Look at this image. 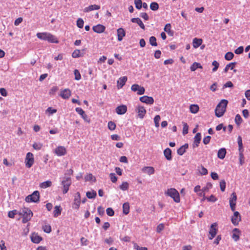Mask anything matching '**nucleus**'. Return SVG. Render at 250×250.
Segmentation results:
<instances>
[{
	"mask_svg": "<svg viewBox=\"0 0 250 250\" xmlns=\"http://www.w3.org/2000/svg\"><path fill=\"white\" fill-rule=\"evenodd\" d=\"M129 184L126 182H124L122 183V185L120 186V188L124 191L128 189Z\"/></svg>",
	"mask_w": 250,
	"mask_h": 250,
	"instance_id": "79ce46f5",
	"label": "nucleus"
},
{
	"mask_svg": "<svg viewBox=\"0 0 250 250\" xmlns=\"http://www.w3.org/2000/svg\"><path fill=\"white\" fill-rule=\"evenodd\" d=\"M123 213L125 214H127L129 212V205L128 203H125L123 206Z\"/></svg>",
	"mask_w": 250,
	"mask_h": 250,
	"instance_id": "e433bc0d",
	"label": "nucleus"
},
{
	"mask_svg": "<svg viewBox=\"0 0 250 250\" xmlns=\"http://www.w3.org/2000/svg\"><path fill=\"white\" fill-rule=\"evenodd\" d=\"M131 21L133 23H137L142 29L145 30V26L144 23H143L142 21H141V20L140 18H132L131 19Z\"/></svg>",
	"mask_w": 250,
	"mask_h": 250,
	"instance_id": "393cba45",
	"label": "nucleus"
},
{
	"mask_svg": "<svg viewBox=\"0 0 250 250\" xmlns=\"http://www.w3.org/2000/svg\"><path fill=\"white\" fill-rule=\"evenodd\" d=\"M19 214L22 216V222L23 223L28 222L33 216L32 211L30 209L26 208H22Z\"/></svg>",
	"mask_w": 250,
	"mask_h": 250,
	"instance_id": "7ed1b4c3",
	"label": "nucleus"
},
{
	"mask_svg": "<svg viewBox=\"0 0 250 250\" xmlns=\"http://www.w3.org/2000/svg\"><path fill=\"white\" fill-rule=\"evenodd\" d=\"M244 51V48L242 46H239L234 51V52L236 54H242Z\"/></svg>",
	"mask_w": 250,
	"mask_h": 250,
	"instance_id": "338daca9",
	"label": "nucleus"
},
{
	"mask_svg": "<svg viewBox=\"0 0 250 250\" xmlns=\"http://www.w3.org/2000/svg\"><path fill=\"white\" fill-rule=\"evenodd\" d=\"M37 37L42 40L47 41L51 43H58L59 41L57 38L54 35L47 32L38 33Z\"/></svg>",
	"mask_w": 250,
	"mask_h": 250,
	"instance_id": "f03ea898",
	"label": "nucleus"
},
{
	"mask_svg": "<svg viewBox=\"0 0 250 250\" xmlns=\"http://www.w3.org/2000/svg\"><path fill=\"white\" fill-rule=\"evenodd\" d=\"M135 7L138 9H141L142 7V1L141 0H134Z\"/></svg>",
	"mask_w": 250,
	"mask_h": 250,
	"instance_id": "8fccbe9b",
	"label": "nucleus"
},
{
	"mask_svg": "<svg viewBox=\"0 0 250 250\" xmlns=\"http://www.w3.org/2000/svg\"><path fill=\"white\" fill-rule=\"evenodd\" d=\"M220 189L222 191H224L226 188V182L225 180H222L220 182Z\"/></svg>",
	"mask_w": 250,
	"mask_h": 250,
	"instance_id": "0e129e2a",
	"label": "nucleus"
},
{
	"mask_svg": "<svg viewBox=\"0 0 250 250\" xmlns=\"http://www.w3.org/2000/svg\"><path fill=\"white\" fill-rule=\"evenodd\" d=\"M237 200V196L235 192H233L231 195V197L229 198V204H235Z\"/></svg>",
	"mask_w": 250,
	"mask_h": 250,
	"instance_id": "ea45409f",
	"label": "nucleus"
},
{
	"mask_svg": "<svg viewBox=\"0 0 250 250\" xmlns=\"http://www.w3.org/2000/svg\"><path fill=\"white\" fill-rule=\"evenodd\" d=\"M240 233V231L238 229L235 228L233 229L232 238L235 241H237L239 239Z\"/></svg>",
	"mask_w": 250,
	"mask_h": 250,
	"instance_id": "bb28decb",
	"label": "nucleus"
},
{
	"mask_svg": "<svg viewBox=\"0 0 250 250\" xmlns=\"http://www.w3.org/2000/svg\"><path fill=\"white\" fill-rule=\"evenodd\" d=\"M136 111L138 113V117L141 119H143L146 113V110L144 107L139 106L136 109Z\"/></svg>",
	"mask_w": 250,
	"mask_h": 250,
	"instance_id": "6ab92c4d",
	"label": "nucleus"
},
{
	"mask_svg": "<svg viewBox=\"0 0 250 250\" xmlns=\"http://www.w3.org/2000/svg\"><path fill=\"white\" fill-rule=\"evenodd\" d=\"M71 184V180L70 177L64 178V179L62 181V185L63 187L62 192L63 194H66L68 192Z\"/></svg>",
	"mask_w": 250,
	"mask_h": 250,
	"instance_id": "423d86ee",
	"label": "nucleus"
},
{
	"mask_svg": "<svg viewBox=\"0 0 250 250\" xmlns=\"http://www.w3.org/2000/svg\"><path fill=\"white\" fill-rule=\"evenodd\" d=\"M81 203V195L79 192H77L74 195V203L72 208L75 209H78Z\"/></svg>",
	"mask_w": 250,
	"mask_h": 250,
	"instance_id": "6e6552de",
	"label": "nucleus"
},
{
	"mask_svg": "<svg viewBox=\"0 0 250 250\" xmlns=\"http://www.w3.org/2000/svg\"><path fill=\"white\" fill-rule=\"evenodd\" d=\"M84 49L82 50V51L76 49L74 51V52L72 54V57L74 58H79L80 57H82L84 55Z\"/></svg>",
	"mask_w": 250,
	"mask_h": 250,
	"instance_id": "5701e85b",
	"label": "nucleus"
},
{
	"mask_svg": "<svg viewBox=\"0 0 250 250\" xmlns=\"http://www.w3.org/2000/svg\"><path fill=\"white\" fill-rule=\"evenodd\" d=\"M75 110L76 111L82 116L85 121L89 122V120L88 119L87 115L85 113L83 109L80 107H77Z\"/></svg>",
	"mask_w": 250,
	"mask_h": 250,
	"instance_id": "dca6fc26",
	"label": "nucleus"
},
{
	"mask_svg": "<svg viewBox=\"0 0 250 250\" xmlns=\"http://www.w3.org/2000/svg\"><path fill=\"white\" fill-rule=\"evenodd\" d=\"M92 29L93 31L96 33H102L104 31L105 27L102 24H99L97 25L94 26Z\"/></svg>",
	"mask_w": 250,
	"mask_h": 250,
	"instance_id": "2eb2a0df",
	"label": "nucleus"
},
{
	"mask_svg": "<svg viewBox=\"0 0 250 250\" xmlns=\"http://www.w3.org/2000/svg\"><path fill=\"white\" fill-rule=\"evenodd\" d=\"M109 177H110L111 181L113 183H115L117 181V177H116L115 173H111L109 174Z\"/></svg>",
	"mask_w": 250,
	"mask_h": 250,
	"instance_id": "052dcab7",
	"label": "nucleus"
},
{
	"mask_svg": "<svg viewBox=\"0 0 250 250\" xmlns=\"http://www.w3.org/2000/svg\"><path fill=\"white\" fill-rule=\"evenodd\" d=\"M62 211V208L60 206H56L54 208V210L53 212L54 216L56 217L61 214Z\"/></svg>",
	"mask_w": 250,
	"mask_h": 250,
	"instance_id": "f704fd0d",
	"label": "nucleus"
},
{
	"mask_svg": "<svg viewBox=\"0 0 250 250\" xmlns=\"http://www.w3.org/2000/svg\"><path fill=\"white\" fill-rule=\"evenodd\" d=\"M203 67L200 63L194 62L190 66V69L191 71H195L197 68H202Z\"/></svg>",
	"mask_w": 250,
	"mask_h": 250,
	"instance_id": "72a5a7b5",
	"label": "nucleus"
},
{
	"mask_svg": "<svg viewBox=\"0 0 250 250\" xmlns=\"http://www.w3.org/2000/svg\"><path fill=\"white\" fill-rule=\"evenodd\" d=\"M164 228H165V226L163 224H162V223L160 224L157 227L156 231L158 233H160L161 232V231L164 229Z\"/></svg>",
	"mask_w": 250,
	"mask_h": 250,
	"instance_id": "69168bd1",
	"label": "nucleus"
},
{
	"mask_svg": "<svg viewBox=\"0 0 250 250\" xmlns=\"http://www.w3.org/2000/svg\"><path fill=\"white\" fill-rule=\"evenodd\" d=\"M161 120V117L159 115H156L154 119V121L155 123V125L156 127H158L159 126V122Z\"/></svg>",
	"mask_w": 250,
	"mask_h": 250,
	"instance_id": "13d9d810",
	"label": "nucleus"
},
{
	"mask_svg": "<svg viewBox=\"0 0 250 250\" xmlns=\"http://www.w3.org/2000/svg\"><path fill=\"white\" fill-rule=\"evenodd\" d=\"M197 170L202 175H206L208 173L207 169L202 165L198 167Z\"/></svg>",
	"mask_w": 250,
	"mask_h": 250,
	"instance_id": "473e14b6",
	"label": "nucleus"
},
{
	"mask_svg": "<svg viewBox=\"0 0 250 250\" xmlns=\"http://www.w3.org/2000/svg\"><path fill=\"white\" fill-rule=\"evenodd\" d=\"M164 31L166 32L168 35L172 36L173 35V31L171 30V25L170 23H167L165 27Z\"/></svg>",
	"mask_w": 250,
	"mask_h": 250,
	"instance_id": "2f4dec72",
	"label": "nucleus"
},
{
	"mask_svg": "<svg viewBox=\"0 0 250 250\" xmlns=\"http://www.w3.org/2000/svg\"><path fill=\"white\" fill-rule=\"evenodd\" d=\"M201 140V134L197 133L194 137L193 143L192 144L193 148L197 147L199 146Z\"/></svg>",
	"mask_w": 250,
	"mask_h": 250,
	"instance_id": "ddd939ff",
	"label": "nucleus"
},
{
	"mask_svg": "<svg viewBox=\"0 0 250 250\" xmlns=\"http://www.w3.org/2000/svg\"><path fill=\"white\" fill-rule=\"evenodd\" d=\"M54 152L59 156L64 155L66 152V149L64 146H59L54 150Z\"/></svg>",
	"mask_w": 250,
	"mask_h": 250,
	"instance_id": "4468645a",
	"label": "nucleus"
},
{
	"mask_svg": "<svg viewBox=\"0 0 250 250\" xmlns=\"http://www.w3.org/2000/svg\"><path fill=\"white\" fill-rule=\"evenodd\" d=\"M228 103V101L225 99L222 100L220 102L215 109L216 116L221 117L224 115L226 111Z\"/></svg>",
	"mask_w": 250,
	"mask_h": 250,
	"instance_id": "f257e3e1",
	"label": "nucleus"
},
{
	"mask_svg": "<svg viewBox=\"0 0 250 250\" xmlns=\"http://www.w3.org/2000/svg\"><path fill=\"white\" fill-rule=\"evenodd\" d=\"M107 214L109 216H113L114 214V211L111 208H108L106 210Z\"/></svg>",
	"mask_w": 250,
	"mask_h": 250,
	"instance_id": "e2e57ef3",
	"label": "nucleus"
},
{
	"mask_svg": "<svg viewBox=\"0 0 250 250\" xmlns=\"http://www.w3.org/2000/svg\"><path fill=\"white\" fill-rule=\"evenodd\" d=\"M217 226V224L216 223H214L210 226L209 231V239L212 240L215 236L217 231V229H216Z\"/></svg>",
	"mask_w": 250,
	"mask_h": 250,
	"instance_id": "1a4fd4ad",
	"label": "nucleus"
},
{
	"mask_svg": "<svg viewBox=\"0 0 250 250\" xmlns=\"http://www.w3.org/2000/svg\"><path fill=\"white\" fill-rule=\"evenodd\" d=\"M71 94V91L69 89H65L61 92L60 96L64 99H67L70 97Z\"/></svg>",
	"mask_w": 250,
	"mask_h": 250,
	"instance_id": "a211bd4d",
	"label": "nucleus"
},
{
	"mask_svg": "<svg viewBox=\"0 0 250 250\" xmlns=\"http://www.w3.org/2000/svg\"><path fill=\"white\" fill-rule=\"evenodd\" d=\"M236 62H230L229 64H228L225 69H224V71L225 73H227L229 69H230L231 70H232L233 69L234 66L235 65Z\"/></svg>",
	"mask_w": 250,
	"mask_h": 250,
	"instance_id": "4c0bfd02",
	"label": "nucleus"
},
{
	"mask_svg": "<svg viewBox=\"0 0 250 250\" xmlns=\"http://www.w3.org/2000/svg\"><path fill=\"white\" fill-rule=\"evenodd\" d=\"M237 140H238V146H239V150L240 151L243 147V143H242V140L241 137L240 136H239L238 137Z\"/></svg>",
	"mask_w": 250,
	"mask_h": 250,
	"instance_id": "680f3d73",
	"label": "nucleus"
},
{
	"mask_svg": "<svg viewBox=\"0 0 250 250\" xmlns=\"http://www.w3.org/2000/svg\"><path fill=\"white\" fill-rule=\"evenodd\" d=\"M226 154V149L225 148H222L219 149L217 153V156L220 159H223Z\"/></svg>",
	"mask_w": 250,
	"mask_h": 250,
	"instance_id": "c756f323",
	"label": "nucleus"
},
{
	"mask_svg": "<svg viewBox=\"0 0 250 250\" xmlns=\"http://www.w3.org/2000/svg\"><path fill=\"white\" fill-rule=\"evenodd\" d=\"M100 8V6L98 5L93 4L89 6L88 7H85L83 11L84 12H89L94 10H98Z\"/></svg>",
	"mask_w": 250,
	"mask_h": 250,
	"instance_id": "a878e982",
	"label": "nucleus"
},
{
	"mask_svg": "<svg viewBox=\"0 0 250 250\" xmlns=\"http://www.w3.org/2000/svg\"><path fill=\"white\" fill-rule=\"evenodd\" d=\"M85 181H95V177H93L92 174H88L85 176Z\"/></svg>",
	"mask_w": 250,
	"mask_h": 250,
	"instance_id": "bf43d9fd",
	"label": "nucleus"
},
{
	"mask_svg": "<svg viewBox=\"0 0 250 250\" xmlns=\"http://www.w3.org/2000/svg\"><path fill=\"white\" fill-rule=\"evenodd\" d=\"M150 8L152 10L156 11L159 8V5L157 2H153L150 3Z\"/></svg>",
	"mask_w": 250,
	"mask_h": 250,
	"instance_id": "de8ad7c7",
	"label": "nucleus"
},
{
	"mask_svg": "<svg viewBox=\"0 0 250 250\" xmlns=\"http://www.w3.org/2000/svg\"><path fill=\"white\" fill-rule=\"evenodd\" d=\"M18 213V211L16 210H13L9 211L8 213V216L11 218H14L15 215Z\"/></svg>",
	"mask_w": 250,
	"mask_h": 250,
	"instance_id": "603ef678",
	"label": "nucleus"
},
{
	"mask_svg": "<svg viewBox=\"0 0 250 250\" xmlns=\"http://www.w3.org/2000/svg\"><path fill=\"white\" fill-rule=\"evenodd\" d=\"M27 203L34 202L38 203L40 201V193L36 190L33 192L32 194L27 196L25 199Z\"/></svg>",
	"mask_w": 250,
	"mask_h": 250,
	"instance_id": "39448f33",
	"label": "nucleus"
},
{
	"mask_svg": "<svg viewBox=\"0 0 250 250\" xmlns=\"http://www.w3.org/2000/svg\"><path fill=\"white\" fill-rule=\"evenodd\" d=\"M212 65L213 66H214V67L212 69V71L213 72H215L217 71V69L219 67V63L216 61H214L212 62Z\"/></svg>",
	"mask_w": 250,
	"mask_h": 250,
	"instance_id": "4d7b16f0",
	"label": "nucleus"
},
{
	"mask_svg": "<svg viewBox=\"0 0 250 250\" xmlns=\"http://www.w3.org/2000/svg\"><path fill=\"white\" fill-rule=\"evenodd\" d=\"M234 54L231 52H227L225 55V59L227 61H230L233 59Z\"/></svg>",
	"mask_w": 250,
	"mask_h": 250,
	"instance_id": "a18cd8bd",
	"label": "nucleus"
},
{
	"mask_svg": "<svg viewBox=\"0 0 250 250\" xmlns=\"http://www.w3.org/2000/svg\"><path fill=\"white\" fill-rule=\"evenodd\" d=\"M243 120L239 114H237L235 118V122L237 125H239L242 122Z\"/></svg>",
	"mask_w": 250,
	"mask_h": 250,
	"instance_id": "c03bdc74",
	"label": "nucleus"
},
{
	"mask_svg": "<svg viewBox=\"0 0 250 250\" xmlns=\"http://www.w3.org/2000/svg\"><path fill=\"white\" fill-rule=\"evenodd\" d=\"M34 159L33 154L31 152H28L26 154L25 159V166L28 168H30L33 165Z\"/></svg>",
	"mask_w": 250,
	"mask_h": 250,
	"instance_id": "0eeeda50",
	"label": "nucleus"
},
{
	"mask_svg": "<svg viewBox=\"0 0 250 250\" xmlns=\"http://www.w3.org/2000/svg\"><path fill=\"white\" fill-rule=\"evenodd\" d=\"M42 147V145L41 143H35L33 145V147L37 150H40Z\"/></svg>",
	"mask_w": 250,
	"mask_h": 250,
	"instance_id": "6e6d98bb",
	"label": "nucleus"
},
{
	"mask_svg": "<svg viewBox=\"0 0 250 250\" xmlns=\"http://www.w3.org/2000/svg\"><path fill=\"white\" fill-rule=\"evenodd\" d=\"M134 248L136 250H147L146 247H140L137 244H134Z\"/></svg>",
	"mask_w": 250,
	"mask_h": 250,
	"instance_id": "774afa93",
	"label": "nucleus"
},
{
	"mask_svg": "<svg viewBox=\"0 0 250 250\" xmlns=\"http://www.w3.org/2000/svg\"><path fill=\"white\" fill-rule=\"evenodd\" d=\"M165 194L171 197L176 203H179L180 201L179 192L175 188L168 189L165 192Z\"/></svg>",
	"mask_w": 250,
	"mask_h": 250,
	"instance_id": "20e7f679",
	"label": "nucleus"
},
{
	"mask_svg": "<svg viewBox=\"0 0 250 250\" xmlns=\"http://www.w3.org/2000/svg\"><path fill=\"white\" fill-rule=\"evenodd\" d=\"M182 124L183 125V134L185 135L188 133V125L185 122H183Z\"/></svg>",
	"mask_w": 250,
	"mask_h": 250,
	"instance_id": "49530a36",
	"label": "nucleus"
},
{
	"mask_svg": "<svg viewBox=\"0 0 250 250\" xmlns=\"http://www.w3.org/2000/svg\"><path fill=\"white\" fill-rule=\"evenodd\" d=\"M86 196L89 199H94L96 196L97 193L95 191H88L86 192Z\"/></svg>",
	"mask_w": 250,
	"mask_h": 250,
	"instance_id": "37998d69",
	"label": "nucleus"
},
{
	"mask_svg": "<svg viewBox=\"0 0 250 250\" xmlns=\"http://www.w3.org/2000/svg\"><path fill=\"white\" fill-rule=\"evenodd\" d=\"M241 215L238 211H234L233 215L232 216L231 221L234 226H237L239 222L241 221Z\"/></svg>",
	"mask_w": 250,
	"mask_h": 250,
	"instance_id": "9b49d317",
	"label": "nucleus"
},
{
	"mask_svg": "<svg viewBox=\"0 0 250 250\" xmlns=\"http://www.w3.org/2000/svg\"><path fill=\"white\" fill-rule=\"evenodd\" d=\"M42 229L45 232L47 233H49L51 231V226L49 225L43 226L42 227Z\"/></svg>",
	"mask_w": 250,
	"mask_h": 250,
	"instance_id": "3c124183",
	"label": "nucleus"
},
{
	"mask_svg": "<svg viewBox=\"0 0 250 250\" xmlns=\"http://www.w3.org/2000/svg\"><path fill=\"white\" fill-rule=\"evenodd\" d=\"M164 154L167 160L170 161L172 159L171 150L170 148H167L165 149Z\"/></svg>",
	"mask_w": 250,
	"mask_h": 250,
	"instance_id": "c85d7f7f",
	"label": "nucleus"
},
{
	"mask_svg": "<svg viewBox=\"0 0 250 250\" xmlns=\"http://www.w3.org/2000/svg\"><path fill=\"white\" fill-rule=\"evenodd\" d=\"M190 111L192 113H196L199 110V106L196 104H192L190 106Z\"/></svg>",
	"mask_w": 250,
	"mask_h": 250,
	"instance_id": "58836bf2",
	"label": "nucleus"
},
{
	"mask_svg": "<svg viewBox=\"0 0 250 250\" xmlns=\"http://www.w3.org/2000/svg\"><path fill=\"white\" fill-rule=\"evenodd\" d=\"M52 185V182L50 181H46L43 182L40 184V187L42 188H47L51 187Z\"/></svg>",
	"mask_w": 250,
	"mask_h": 250,
	"instance_id": "c9c22d12",
	"label": "nucleus"
},
{
	"mask_svg": "<svg viewBox=\"0 0 250 250\" xmlns=\"http://www.w3.org/2000/svg\"><path fill=\"white\" fill-rule=\"evenodd\" d=\"M83 23H84V22L82 19L79 18L78 19V20L77 21V25L79 28H83Z\"/></svg>",
	"mask_w": 250,
	"mask_h": 250,
	"instance_id": "5fc2aeb1",
	"label": "nucleus"
},
{
	"mask_svg": "<svg viewBox=\"0 0 250 250\" xmlns=\"http://www.w3.org/2000/svg\"><path fill=\"white\" fill-rule=\"evenodd\" d=\"M127 80V77L124 76L119 78V80L117 81V86L118 88H121L125 84L126 81Z\"/></svg>",
	"mask_w": 250,
	"mask_h": 250,
	"instance_id": "4be33fe9",
	"label": "nucleus"
},
{
	"mask_svg": "<svg viewBox=\"0 0 250 250\" xmlns=\"http://www.w3.org/2000/svg\"><path fill=\"white\" fill-rule=\"evenodd\" d=\"M116 124L112 121H109L108 123V128L110 130H114L116 128Z\"/></svg>",
	"mask_w": 250,
	"mask_h": 250,
	"instance_id": "09e8293b",
	"label": "nucleus"
},
{
	"mask_svg": "<svg viewBox=\"0 0 250 250\" xmlns=\"http://www.w3.org/2000/svg\"><path fill=\"white\" fill-rule=\"evenodd\" d=\"M74 74L75 75V79L76 80H80L81 79V75L78 70L75 69L74 71Z\"/></svg>",
	"mask_w": 250,
	"mask_h": 250,
	"instance_id": "864d4df0",
	"label": "nucleus"
},
{
	"mask_svg": "<svg viewBox=\"0 0 250 250\" xmlns=\"http://www.w3.org/2000/svg\"><path fill=\"white\" fill-rule=\"evenodd\" d=\"M131 90L134 92H137L138 95H143L144 94L145 89L144 87L141 86L137 84L132 85L131 87Z\"/></svg>",
	"mask_w": 250,
	"mask_h": 250,
	"instance_id": "9d476101",
	"label": "nucleus"
},
{
	"mask_svg": "<svg viewBox=\"0 0 250 250\" xmlns=\"http://www.w3.org/2000/svg\"><path fill=\"white\" fill-rule=\"evenodd\" d=\"M188 147V145L185 144L177 149V154L180 156L183 155Z\"/></svg>",
	"mask_w": 250,
	"mask_h": 250,
	"instance_id": "b1692460",
	"label": "nucleus"
},
{
	"mask_svg": "<svg viewBox=\"0 0 250 250\" xmlns=\"http://www.w3.org/2000/svg\"><path fill=\"white\" fill-rule=\"evenodd\" d=\"M202 42L203 40L202 39H198L195 38L193 40V46L194 48H197L202 44Z\"/></svg>",
	"mask_w": 250,
	"mask_h": 250,
	"instance_id": "cd10ccee",
	"label": "nucleus"
},
{
	"mask_svg": "<svg viewBox=\"0 0 250 250\" xmlns=\"http://www.w3.org/2000/svg\"><path fill=\"white\" fill-rule=\"evenodd\" d=\"M31 238V241L36 244L39 243L42 240V238L36 234H33Z\"/></svg>",
	"mask_w": 250,
	"mask_h": 250,
	"instance_id": "7c9ffc66",
	"label": "nucleus"
},
{
	"mask_svg": "<svg viewBox=\"0 0 250 250\" xmlns=\"http://www.w3.org/2000/svg\"><path fill=\"white\" fill-rule=\"evenodd\" d=\"M118 40L120 42L122 41L123 38L125 36V30L123 28H119L117 30Z\"/></svg>",
	"mask_w": 250,
	"mask_h": 250,
	"instance_id": "aec40b11",
	"label": "nucleus"
},
{
	"mask_svg": "<svg viewBox=\"0 0 250 250\" xmlns=\"http://www.w3.org/2000/svg\"><path fill=\"white\" fill-rule=\"evenodd\" d=\"M116 112L119 115L125 114L127 111V106L125 105L118 106L116 108Z\"/></svg>",
	"mask_w": 250,
	"mask_h": 250,
	"instance_id": "f3484780",
	"label": "nucleus"
},
{
	"mask_svg": "<svg viewBox=\"0 0 250 250\" xmlns=\"http://www.w3.org/2000/svg\"><path fill=\"white\" fill-rule=\"evenodd\" d=\"M142 171L149 175L154 174L155 172L154 168L152 167H145L142 168Z\"/></svg>",
	"mask_w": 250,
	"mask_h": 250,
	"instance_id": "412c9836",
	"label": "nucleus"
},
{
	"mask_svg": "<svg viewBox=\"0 0 250 250\" xmlns=\"http://www.w3.org/2000/svg\"><path fill=\"white\" fill-rule=\"evenodd\" d=\"M156 41V38L154 36H151L149 38V42L152 46H157L158 44Z\"/></svg>",
	"mask_w": 250,
	"mask_h": 250,
	"instance_id": "a19ab883",
	"label": "nucleus"
},
{
	"mask_svg": "<svg viewBox=\"0 0 250 250\" xmlns=\"http://www.w3.org/2000/svg\"><path fill=\"white\" fill-rule=\"evenodd\" d=\"M140 101L148 104H152L154 103V99L152 97L144 96L140 98Z\"/></svg>",
	"mask_w": 250,
	"mask_h": 250,
	"instance_id": "f8f14e48",
	"label": "nucleus"
}]
</instances>
